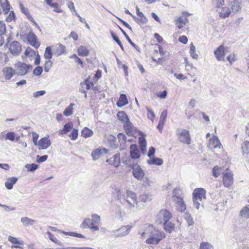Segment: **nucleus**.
<instances>
[{
	"label": "nucleus",
	"mask_w": 249,
	"mask_h": 249,
	"mask_svg": "<svg viewBox=\"0 0 249 249\" xmlns=\"http://www.w3.org/2000/svg\"><path fill=\"white\" fill-rule=\"evenodd\" d=\"M130 154L132 159H136L140 157V154L137 145L132 144L130 145Z\"/></svg>",
	"instance_id": "nucleus-23"
},
{
	"label": "nucleus",
	"mask_w": 249,
	"mask_h": 249,
	"mask_svg": "<svg viewBox=\"0 0 249 249\" xmlns=\"http://www.w3.org/2000/svg\"><path fill=\"white\" fill-rule=\"evenodd\" d=\"M42 68L40 66H37L34 70L33 74L36 76H39L42 73Z\"/></svg>",
	"instance_id": "nucleus-53"
},
{
	"label": "nucleus",
	"mask_w": 249,
	"mask_h": 249,
	"mask_svg": "<svg viewBox=\"0 0 249 249\" xmlns=\"http://www.w3.org/2000/svg\"><path fill=\"white\" fill-rule=\"evenodd\" d=\"M79 55L87 56L89 54V50L84 46H80L77 50Z\"/></svg>",
	"instance_id": "nucleus-28"
},
{
	"label": "nucleus",
	"mask_w": 249,
	"mask_h": 249,
	"mask_svg": "<svg viewBox=\"0 0 249 249\" xmlns=\"http://www.w3.org/2000/svg\"><path fill=\"white\" fill-rule=\"evenodd\" d=\"M222 173L224 185L226 187H230L233 184V181L232 172L229 168H227Z\"/></svg>",
	"instance_id": "nucleus-8"
},
{
	"label": "nucleus",
	"mask_w": 249,
	"mask_h": 249,
	"mask_svg": "<svg viewBox=\"0 0 249 249\" xmlns=\"http://www.w3.org/2000/svg\"><path fill=\"white\" fill-rule=\"evenodd\" d=\"M27 39L30 44L35 48L37 49L39 47L40 43L37 40V37L32 32H30L28 34Z\"/></svg>",
	"instance_id": "nucleus-12"
},
{
	"label": "nucleus",
	"mask_w": 249,
	"mask_h": 249,
	"mask_svg": "<svg viewBox=\"0 0 249 249\" xmlns=\"http://www.w3.org/2000/svg\"><path fill=\"white\" fill-rule=\"evenodd\" d=\"M208 146L211 148H218L220 149L222 148V145L220 142L218 137L213 136L212 138L209 140Z\"/></svg>",
	"instance_id": "nucleus-13"
},
{
	"label": "nucleus",
	"mask_w": 249,
	"mask_h": 249,
	"mask_svg": "<svg viewBox=\"0 0 249 249\" xmlns=\"http://www.w3.org/2000/svg\"><path fill=\"white\" fill-rule=\"evenodd\" d=\"M6 32L5 24L3 22L0 21V35H2L5 34Z\"/></svg>",
	"instance_id": "nucleus-60"
},
{
	"label": "nucleus",
	"mask_w": 249,
	"mask_h": 249,
	"mask_svg": "<svg viewBox=\"0 0 249 249\" xmlns=\"http://www.w3.org/2000/svg\"><path fill=\"white\" fill-rule=\"evenodd\" d=\"M19 6L21 12L28 18L30 21H32L33 17L31 16L28 9L25 8L21 3H19Z\"/></svg>",
	"instance_id": "nucleus-34"
},
{
	"label": "nucleus",
	"mask_w": 249,
	"mask_h": 249,
	"mask_svg": "<svg viewBox=\"0 0 249 249\" xmlns=\"http://www.w3.org/2000/svg\"><path fill=\"white\" fill-rule=\"evenodd\" d=\"M206 191L202 188H197L194 190L193 193V200L195 207L198 209L202 201V198H205Z\"/></svg>",
	"instance_id": "nucleus-3"
},
{
	"label": "nucleus",
	"mask_w": 249,
	"mask_h": 249,
	"mask_svg": "<svg viewBox=\"0 0 249 249\" xmlns=\"http://www.w3.org/2000/svg\"><path fill=\"white\" fill-rule=\"evenodd\" d=\"M106 161L115 167H118L120 164V153H117L110 158H108Z\"/></svg>",
	"instance_id": "nucleus-14"
},
{
	"label": "nucleus",
	"mask_w": 249,
	"mask_h": 249,
	"mask_svg": "<svg viewBox=\"0 0 249 249\" xmlns=\"http://www.w3.org/2000/svg\"><path fill=\"white\" fill-rule=\"evenodd\" d=\"M222 170L223 169L221 167L218 166H214L213 169V175L215 178H217L219 176L220 173L222 172Z\"/></svg>",
	"instance_id": "nucleus-44"
},
{
	"label": "nucleus",
	"mask_w": 249,
	"mask_h": 249,
	"mask_svg": "<svg viewBox=\"0 0 249 249\" xmlns=\"http://www.w3.org/2000/svg\"><path fill=\"white\" fill-rule=\"evenodd\" d=\"M15 67L16 68L17 74L21 76L26 75L33 68L32 65L21 62H17Z\"/></svg>",
	"instance_id": "nucleus-6"
},
{
	"label": "nucleus",
	"mask_w": 249,
	"mask_h": 249,
	"mask_svg": "<svg viewBox=\"0 0 249 249\" xmlns=\"http://www.w3.org/2000/svg\"><path fill=\"white\" fill-rule=\"evenodd\" d=\"M120 29L121 30L122 33L124 34V36L125 37L127 40L128 41V42L133 47H134L136 50H138L139 47L134 43H133L131 40L130 39L129 36L127 35V34L125 33V32L120 27H119Z\"/></svg>",
	"instance_id": "nucleus-43"
},
{
	"label": "nucleus",
	"mask_w": 249,
	"mask_h": 249,
	"mask_svg": "<svg viewBox=\"0 0 249 249\" xmlns=\"http://www.w3.org/2000/svg\"><path fill=\"white\" fill-rule=\"evenodd\" d=\"M132 227L130 225L123 226L117 230L112 231L115 238L122 237L127 235L131 230Z\"/></svg>",
	"instance_id": "nucleus-7"
},
{
	"label": "nucleus",
	"mask_w": 249,
	"mask_h": 249,
	"mask_svg": "<svg viewBox=\"0 0 249 249\" xmlns=\"http://www.w3.org/2000/svg\"><path fill=\"white\" fill-rule=\"evenodd\" d=\"M140 199L142 202L146 203L151 200V196L150 194H142L140 196Z\"/></svg>",
	"instance_id": "nucleus-46"
},
{
	"label": "nucleus",
	"mask_w": 249,
	"mask_h": 249,
	"mask_svg": "<svg viewBox=\"0 0 249 249\" xmlns=\"http://www.w3.org/2000/svg\"><path fill=\"white\" fill-rule=\"evenodd\" d=\"M188 21V19L186 17L181 16L175 20V24L179 29H181L183 27V25H185Z\"/></svg>",
	"instance_id": "nucleus-24"
},
{
	"label": "nucleus",
	"mask_w": 249,
	"mask_h": 249,
	"mask_svg": "<svg viewBox=\"0 0 249 249\" xmlns=\"http://www.w3.org/2000/svg\"><path fill=\"white\" fill-rule=\"evenodd\" d=\"M190 48V55L193 59H197L198 55L196 53V47L193 43H191Z\"/></svg>",
	"instance_id": "nucleus-37"
},
{
	"label": "nucleus",
	"mask_w": 249,
	"mask_h": 249,
	"mask_svg": "<svg viewBox=\"0 0 249 249\" xmlns=\"http://www.w3.org/2000/svg\"><path fill=\"white\" fill-rule=\"evenodd\" d=\"M146 108L147 111V117L153 121L155 118V115L154 112L151 109H149L148 107H146Z\"/></svg>",
	"instance_id": "nucleus-52"
},
{
	"label": "nucleus",
	"mask_w": 249,
	"mask_h": 249,
	"mask_svg": "<svg viewBox=\"0 0 249 249\" xmlns=\"http://www.w3.org/2000/svg\"><path fill=\"white\" fill-rule=\"evenodd\" d=\"M147 162L149 164L161 165L163 163V160L160 158H152L147 160Z\"/></svg>",
	"instance_id": "nucleus-30"
},
{
	"label": "nucleus",
	"mask_w": 249,
	"mask_h": 249,
	"mask_svg": "<svg viewBox=\"0 0 249 249\" xmlns=\"http://www.w3.org/2000/svg\"><path fill=\"white\" fill-rule=\"evenodd\" d=\"M93 131L91 129L88 128L87 127H85L82 130V132H81L82 136L85 138L90 137L92 136L93 135Z\"/></svg>",
	"instance_id": "nucleus-33"
},
{
	"label": "nucleus",
	"mask_w": 249,
	"mask_h": 249,
	"mask_svg": "<svg viewBox=\"0 0 249 249\" xmlns=\"http://www.w3.org/2000/svg\"><path fill=\"white\" fill-rule=\"evenodd\" d=\"M52 66V62L50 60H47L44 65V71L47 72L49 71L50 68Z\"/></svg>",
	"instance_id": "nucleus-54"
},
{
	"label": "nucleus",
	"mask_w": 249,
	"mask_h": 249,
	"mask_svg": "<svg viewBox=\"0 0 249 249\" xmlns=\"http://www.w3.org/2000/svg\"><path fill=\"white\" fill-rule=\"evenodd\" d=\"M8 240L9 242L15 244H22V242L18 241L16 238L9 236Z\"/></svg>",
	"instance_id": "nucleus-59"
},
{
	"label": "nucleus",
	"mask_w": 249,
	"mask_h": 249,
	"mask_svg": "<svg viewBox=\"0 0 249 249\" xmlns=\"http://www.w3.org/2000/svg\"><path fill=\"white\" fill-rule=\"evenodd\" d=\"M200 249H213V246L208 242H203L200 243Z\"/></svg>",
	"instance_id": "nucleus-49"
},
{
	"label": "nucleus",
	"mask_w": 249,
	"mask_h": 249,
	"mask_svg": "<svg viewBox=\"0 0 249 249\" xmlns=\"http://www.w3.org/2000/svg\"><path fill=\"white\" fill-rule=\"evenodd\" d=\"M167 115V112L166 110H163L160 114V118L159 121H161L162 122H165L166 118Z\"/></svg>",
	"instance_id": "nucleus-62"
},
{
	"label": "nucleus",
	"mask_w": 249,
	"mask_h": 249,
	"mask_svg": "<svg viewBox=\"0 0 249 249\" xmlns=\"http://www.w3.org/2000/svg\"><path fill=\"white\" fill-rule=\"evenodd\" d=\"M46 91L44 90L36 91L33 93V96L34 98H36L40 96L44 95L46 93Z\"/></svg>",
	"instance_id": "nucleus-57"
},
{
	"label": "nucleus",
	"mask_w": 249,
	"mask_h": 249,
	"mask_svg": "<svg viewBox=\"0 0 249 249\" xmlns=\"http://www.w3.org/2000/svg\"><path fill=\"white\" fill-rule=\"evenodd\" d=\"M16 134L14 132H8L6 134L5 140L14 141L15 139Z\"/></svg>",
	"instance_id": "nucleus-51"
},
{
	"label": "nucleus",
	"mask_w": 249,
	"mask_h": 249,
	"mask_svg": "<svg viewBox=\"0 0 249 249\" xmlns=\"http://www.w3.org/2000/svg\"><path fill=\"white\" fill-rule=\"evenodd\" d=\"M118 138L120 143V147L122 149H124L126 148L127 145L125 144L126 141V136L122 133H120L118 135Z\"/></svg>",
	"instance_id": "nucleus-25"
},
{
	"label": "nucleus",
	"mask_w": 249,
	"mask_h": 249,
	"mask_svg": "<svg viewBox=\"0 0 249 249\" xmlns=\"http://www.w3.org/2000/svg\"><path fill=\"white\" fill-rule=\"evenodd\" d=\"M127 104L128 101L126 95L123 93L121 94L120 96L119 99L117 102V106L118 107H122Z\"/></svg>",
	"instance_id": "nucleus-27"
},
{
	"label": "nucleus",
	"mask_w": 249,
	"mask_h": 249,
	"mask_svg": "<svg viewBox=\"0 0 249 249\" xmlns=\"http://www.w3.org/2000/svg\"><path fill=\"white\" fill-rule=\"evenodd\" d=\"M65 51L66 47L60 43H58L55 45L53 50V53L57 56L63 54L65 52Z\"/></svg>",
	"instance_id": "nucleus-20"
},
{
	"label": "nucleus",
	"mask_w": 249,
	"mask_h": 249,
	"mask_svg": "<svg viewBox=\"0 0 249 249\" xmlns=\"http://www.w3.org/2000/svg\"><path fill=\"white\" fill-rule=\"evenodd\" d=\"M183 217L189 226H192L194 224V222L193 219L190 213H184Z\"/></svg>",
	"instance_id": "nucleus-39"
},
{
	"label": "nucleus",
	"mask_w": 249,
	"mask_h": 249,
	"mask_svg": "<svg viewBox=\"0 0 249 249\" xmlns=\"http://www.w3.org/2000/svg\"><path fill=\"white\" fill-rule=\"evenodd\" d=\"M18 180L16 177H12L8 178L5 182V186L7 189L10 190L13 188L14 184H15Z\"/></svg>",
	"instance_id": "nucleus-26"
},
{
	"label": "nucleus",
	"mask_w": 249,
	"mask_h": 249,
	"mask_svg": "<svg viewBox=\"0 0 249 249\" xmlns=\"http://www.w3.org/2000/svg\"><path fill=\"white\" fill-rule=\"evenodd\" d=\"M117 117L120 121L124 123L129 120L127 115L124 111H119L117 114Z\"/></svg>",
	"instance_id": "nucleus-35"
},
{
	"label": "nucleus",
	"mask_w": 249,
	"mask_h": 249,
	"mask_svg": "<svg viewBox=\"0 0 249 249\" xmlns=\"http://www.w3.org/2000/svg\"><path fill=\"white\" fill-rule=\"evenodd\" d=\"M241 216L248 218L249 217V205L243 207L240 213Z\"/></svg>",
	"instance_id": "nucleus-38"
},
{
	"label": "nucleus",
	"mask_w": 249,
	"mask_h": 249,
	"mask_svg": "<svg viewBox=\"0 0 249 249\" xmlns=\"http://www.w3.org/2000/svg\"><path fill=\"white\" fill-rule=\"evenodd\" d=\"M241 0H233L231 2V9L233 13H237L241 9Z\"/></svg>",
	"instance_id": "nucleus-22"
},
{
	"label": "nucleus",
	"mask_w": 249,
	"mask_h": 249,
	"mask_svg": "<svg viewBox=\"0 0 249 249\" xmlns=\"http://www.w3.org/2000/svg\"><path fill=\"white\" fill-rule=\"evenodd\" d=\"M162 225L164 230L169 232H171L174 229V224L169 221L165 222Z\"/></svg>",
	"instance_id": "nucleus-31"
},
{
	"label": "nucleus",
	"mask_w": 249,
	"mask_h": 249,
	"mask_svg": "<svg viewBox=\"0 0 249 249\" xmlns=\"http://www.w3.org/2000/svg\"><path fill=\"white\" fill-rule=\"evenodd\" d=\"M176 136L181 143L187 144L191 143V139L190 133L188 130L178 128L176 130Z\"/></svg>",
	"instance_id": "nucleus-4"
},
{
	"label": "nucleus",
	"mask_w": 249,
	"mask_h": 249,
	"mask_svg": "<svg viewBox=\"0 0 249 249\" xmlns=\"http://www.w3.org/2000/svg\"><path fill=\"white\" fill-rule=\"evenodd\" d=\"M48 157V156L47 155H43L41 156L37 155L36 157V161L38 163L43 162L47 160Z\"/></svg>",
	"instance_id": "nucleus-58"
},
{
	"label": "nucleus",
	"mask_w": 249,
	"mask_h": 249,
	"mask_svg": "<svg viewBox=\"0 0 249 249\" xmlns=\"http://www.w3.org/2000/svg\"><path fill=\"white\" fill-rule=\"evenodd\" d=\"M225 48L223 45H220L214 52V54L218 61L223 60L222 58L225 55Z\"/></svg>",
	"instance_id": "nucleus-17"
},
{
	"label": "nucleus",
	"mask_w": 249,
	"mask_h": 249,
	"mask_svg": "<svg viewBox=\"0 0 249 249\" xmlns=\"http://www.w3.org/2000/svg\"><path fill=\"white\" fill-rule=\"evenodd\" d=\"M92 221L94 224H99L101 221L100 216L97 214H93L91 215Z\"/></svg>",
	"instance_id": "nucleus-55"
},
{
	"label": "nucleus",
	"mask_w": 249,
	"mask_h": 249,
	"mask_svg": "<svg viewBox=\"0 0 249 249\" xmlns=\"http://www.w3.org/2000/svg\"><path fill=\"white\" fill-rule=\"evenodd\" d=\"M47 234H48L49 239L53 242L56 243L58 245H61V242L58 240L50 231H47Z\"/></svg>",
	"instance_id": "nucleus-48"
},
{
	"label": "nucleus",
	"mask_w": 249,
	"mask_h": 249,
	"mask_svg": "<svg viewBox=\"0 0 249 249\" xmlns=\"http://www.w3.org/2000/svg\"><path fill=\"white\" fill-rule=\"evenodd\" d=\"M21 222L23 223V224L26 226L29 225H32L35 221L34 219L29 218L27 217H23L21 218Z\"/></svg>",
	"instance_id": "nucleus-36"
},
{
	"label": "nucleus",
	"mask_w": 249,
	"mask_h": 249,
	"mask_svg": "<svg viewBox=\"0 0 249 249\" xmlns=\"http://www.w3.org/2000/svg\"><path fill=\"white\" fill-rule=\"evenodd\" d=\"M122 193H123V190H120L118 191V199H121L122 198L127 203L130 208H133L137 205V196L134 192L127 190L125 195H122Z\"/></svg>",
	"instance_id": "nucleus-2"
},
{
	"label": "nucleus",
	"mask_w": 249,
	"mask_h": 249,
	"mask_svg": "<svg viewBox=\"0 0 249 249\" xmlns=\"http://www.w3.org/2000/svg\"><path fill=\"white\" fill-rule=\"evenodd\" d=\"M2 73L6 80H10L15 73V70L11 67H6L3 69Z\"/></svg>",
	"instance_id": "nucleus-19"
},
{
	"label": "nucleus",
	"mask_w": 249,
	"mask_h": 249,
	"mask_svg": "<svg viewBox=\"0 0 249 249\" xmlns=\"http://www.w3.org/2000/svg\"><path fill=\"white\" fill-rule=\"evenodd\" d=\"M216 11L219 13L220 17L223 19L229 17L231 13L230 9L224 6L222 8L218 9Z\"/></svg>",
	"instance_id": "nucleus-21"
},
{
	"label": "nucleus",
	"mask_w": 249,
	"mask_h": 249,
	"mask_svg": "<svg viewBox=\"0 0 249 249\" xmlns=\"http://www.w3.org/2000/svg\"><path fill=\"white\" fill-rule=\"evenodd\" d=\"M1 6L5 14H7L10 11V4L7 0H0Z\"/></svg>",
	"instance_id": "nucleus-32"
},
{
	"label": "nucleus",
	"mask_w": 249,
	"mask_h": 249,
	"mask_svg": "<svg viewBox=\"0 0 249 249\" xmlns=\"http://www.w3.org/2000/svg\"><path fill=\"white\" fill-rule=\"evenodd\" d=\"M53 53L51 47H47L44 54V57L47 60H50L52 58Z\"/></svg>",
	"instance_id": "nucleus-40"
},
{
	"label": "nucleus",
	"mask_w": 249,
	"mask_h": 249,
	"mask_svg": "<svg viewBox=\"0 0 249 249\" xmlns=\"http://www.w3.org/2000/svg\"><path fill=\"white\" fill-rule=\"evenodd\" d=\"M32 135L33 143L36 146L38 143L37 139L38 138L39 135L38 134L35 132L32 133Z\"/></svg>",
	"instance_id": "nucleus-63"
},
{
	"label": "nucleus",
	"mask_w": 249,
	"mask_h": 249,
	"mask_svg": "<svg viewBox=\"0 0 249 249\" xmlns=\"http://www.w3.org/2000/svg\"><path fill=\"white\" fill-rule=\"evenodd\" d=\"M143 238H146V243L148 244L157 245L164 238L165 233L154 228L152 225H146L143 232H139Z\"/></svg>",
	"instance_id": "nucleus-1"
},
{
	"label": "nucleus",
	"mask_w": 249,
	"mask_h": 249,
	"mask_svg": "<svg viewBox=\"0 0 249 249\" xmlns=\"http://www.w3.org/2000/svg\"><path fill=\"white\" fill-rule=\"evenodd\" d=\"M108 150L105 148H98L92 151L91 157L93 160H96L100 158L103 154L107 153Z\"/></svg>",
	"instance_id": "nucleus-16"
},
{
	"label": "nucleus",
	"mask_w": 249,
	"mask_h": 249,
	"mask_svg": "<svg viewBox=\"0 0 249 249\" xmlns=\"http://www.w3.org/2000/svg\"><path fill=\"white\" fill-rule=\"evenodd\" d=\"M124 127L126 131V134L129 136H132L134 135L136 128L133 126L132 124L130 122L129 120L124 123Z\"/></svg>",
	"instance_id": "nucleus-18"
},
{
	"label": "nucleus",
	"mask_w": 249,
	"mask_h": 249,
	"mask_svg": "<svg viewBox=\"0 0 249 249\" xmlns=\"http://www.w3.org/2000/svg\"><path fill=\"white\" fill-rule=\"evenodd\" d=\"M172 217V213L166 209L161 210L157 215L156 222L158 224H163L169 221Z\"/></svg>",
	"instance_id": "nucleus-5"
},
{
	"label": "nucleus",
	"mask_w": 249,
	"mask_h": 249,
	"mask_svg": "<svg viewBox=\"0 0 249 249\" xmlns=\"http://www.w3.org/2000/svg\"><path fill=\"white\" fill-rule=\"evenodd\" d=\"M72 124L71 123L66 124L64 126L63 129L60 132V135H63L69 132L72 128Z\"/></svg>",
	"instance_id": "nucleus-42"
},
{
	"label": "nucleus",
	"mask_w": 249,
	"mask_h": 249,
	"mask_svg": "<svg viewBox=\"0 0 249 249\" xmlns=\"http://www.w3.org/2000/svg\"><path fill=\"white\" fill-rule=\"evenodd\" d=\"M78 136V130L74 128L72 129V132L70 134L69 137L72 140H75Z\"/></svg>",
	"instance_id": "nucleus-56"
},
{
	"label": "nucleus",
	"mask_w": 249,
	"mask_h": 249,
	"mask_svg": "<svg viewBox=\"0 0 249 249\" xmlns=\"http://www.w3.org/2000/svg\"><path fill=\"white\" fill-rule=\"evenodd\" d=\"M242 151L246 161L249 163V142L245 141L242 144Z\"/></svg>",
	"instance_id": "nucleus-15"
},
{
	"label": "nucleus",
	"mask_w": 249,
	"mask_h": 249,
	"mask_svg": "<svg viewBox=\"0 0 249 249\" xmlns=\"http://www.w3.org/2000/svg\"><path fill=\"white\" fill-rule=\"evenodd\" d=\"M132 173L135 178L138 180H142L144 176V173L141 167L138 164H134L132 167Z\"/></svg>",
	"instance_id": "nucleus-9"
},
{
	"label": "nucleus",
	"mask_w": 249,
	"mask_h": 249,
	"mask_svg": "<svg viewBox=\"0 0 249 249\" xmlns=\"http://www.w3.org/2000/svg\"><path fill=\"white\" fill-rule=\"evenodd\" d=\"M51 143L49 137L47 136L40 139L36 146H38L39 150H45L47 149L51 145Z\"/></svg>",
	"instance_id": "nucleus-10"
},
{
	"label": "nucleus",
	"mask_w": 249,
	"mask_h": 249,
	"mask_svg": "<svg viewBox=\"0 0 249 249\" xmlns=\"http://www.w3.org/2000/svg\"><path fill=\"white\" fill-rule=\"evenodd\" d=\"M25 167L28 171L33 172L38 168V165L35 163L27 164Z\"/></svg>",
	"instance_id": "nucleus-45"
},
{
	"label": "nucleus",
	"mask_w": 249,
	"mask_h": 249,
	"mask_svg": "<svg viewBox=\"0 0 249 249\" xmlns=\"http://www.w3.org/2000/svg\"><path fill=\"white\" fill-rule=\"evenodd\" d=\"M9 50L12 54L18 55L21 53V45L18 41H14L10 44Z\"/></svg>",
	"instance_id": "nucleus-11"
},
{
	"label": "nucleus",
	"mask_w": 249,
	"mask_h": 249,
	"mask_svg": "<svg viewBox=\"0 0 249 249\" xmlns=\"http://www.w3.org/2000/svg\"><path fill=\"white\" fill-rule=\"evenodd\" d=\"M213 2L215 5L216 10L222 8L224 4V0H213Z\"/></svg>",
	"instance_id": "nucleus-50"
},
{
	"label": "nucleus",
	"mask_w": 249,
	"mask_h": 249,
	"mask_svg": "<svg viewBox=\"0 0 249 249\" xmlns=\"http://www.w3.org/2000/svg\"><path fill=\"white\" fill-rule=\"evenodd\" d=\"M111 35L113 39H114V40L116 42V43L120 46L121 49L123 51H124V47L123 46L122 43L119 40L118 37L113 32H111Z\"/></svg>",
	"instance_id": "nucleus-47"
},
{
	"label": "nucleus",
	"mask_w": 249,
	"mask_h": 249,
	"mask_svg": "<svg viewBox=\"0 0 249 249\" xmlns=\"http://www.w3.org/2000/svg\"><path fill=\"white\" fill-rule=\"evenodd\" d=\"M73 113V108H71L68 107L64 111L63 114L66 116L71 115Z\"/></svg>",
	"instance_id": "nucleus-61"
},
{
	"label": "nucleus",
	"mask_w": 249,
	"mask_h": 249,
	"mask_svg": "<svg viewBox=\"0 0 249 249\" xmlns=\"http://www.w3.org/2000/svg\"><path fill=\"white\" fill-rule=\"evenodd\" d=\"M227 59L230 62V64L232 65V62L236 60L235 55L234 54H231L227 57Z\"/></svg>",
	"instance_id": "nucleus-64"
},
{
	"label": "nucleus",
	"mask_w": 249,
	"mask_h": 249,
	"mask_svg": "<svg viewBox=\"0 0 249 249\" xmlns=\"http://www.w3.org/2000/svg\"><path fill=\"white\" fill-rule=\"evenodd\" d=\"M178 209L180 211L183 212L186 210V205H185L183 199L181 198H178Z\"/></svg>",
	"instance_id": "nucleus-41"
},
{
	"label": "nucleus",
	"mask_w": 249,
	"mask_h": 249,
	"mask_svg": "<svg viewBox=\"0 0 249 249\" xmlns=\"http://www.w3.org/2000/svg\"><path fill=\"white\" fill-rule=\"evenodd\" d=\"M94 223L92 221V219L89 218H86L82 223L81 227L82 228H89L90 229Z\"/></svg>",
	"instance_id": "nucleus-29"
}]
</instances>
